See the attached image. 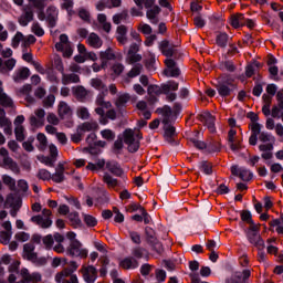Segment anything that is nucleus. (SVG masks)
<instances>
[{"label":"nucleus","mask_w":283,"mask_h":283,"mask_svg":"<svg viewBox=\"0 0 283 283\" xmlns=\"http://www.w3.org/2000/svg\"><path fill=\"white\" fill-rule=\"evenodd\" d=\"M0 105L3 107H14V102L12 101V97L8 96L3 92V82L0 81Z\"/></svg>","instance_id":"19"},{"label":"nucleus","mask_w":283,"mask_h":283,"mask_svg":"<svg viewBox=\"0 0 283 283\" xmlns=\"http://www.w3.org/2000/svg\"><path fill=\"white\" fill-rule=\"evenodd\" d=\"M230 23L232 28H242V25H247V18L243 14H234L231 17Z\"/></svg>","instance_id":"25"},{"label":"nucleus","mask_w":283,"mask_h":283,"mask_svg":"<svg viewBox=\"0 0 283 283\" xmlns=\"http://www.w3.org/2000/svg\"><path fill=\"white\" fill-rule=\"evenodd\" d=\"M95 129H98V123L96 122H85L77 127L80 134H83V132H95Z\"/></svg>","instance_id":"27"},{"label":"nucleus","mask_w":283,"mask_h":283,"mask_svg":"<svg viewBox=\"0 0 283 283\" xmlns=\"http://www.w3.org/2000/svg\"><path fill=\"white\" fill-rule=\"evenodd\" d=\"M147 93L148 103H150V105H156V103H158V96H160V94H165V92L163 91V84L160 86L149 85L147 88Z\"/></svg>","instance_id":"9"},{"label":"nucleus","mask_w":283,"mask_h":283,"mask_svg":"<svg viewBox=\"0 0 283 283\" xmlns=\"http://www.w3.org/2000/svg\"><path fill=\"white\" fill-rule=\"evenodd\" d=\"M119 266H122V269H127V270L138 269V261H136V259L134 258H126L119 262Z\"/></svg>","instance_id":"30"},{"label":"nucleus","mask_w":283,"mask_h":283,"mask_svg":"<svg viewBox=\"0 0 283 283\" xmlns=\"http://www.w3.org/2000/svg\"><path fill=\"white\" fill-rule=\"evenodd\" d=\"M54 242H56V240L54 239V235H52V234H49L43 238V244L46 249H53Z\"/></svg>","instance_id":"55"},{"label":"nucleus","mask_w":283,"mask_h":283,"mask_svg":"<svg viewBox=\"0 0 283 283\" xmlns=\"http://www.w3.org/2000/svg\"><path fill=\"white\" fill-rule=\"evenodd\" d=\"M65 264H67V259L65 258H54L52 260L53 269H57V266H65Z\"/></svg>","instance_id":"61"},{"label":"nucleus","mask_w":283,"mask_h":283,"mask_svg":"<svg viewBox=\"0 0 283 283\" xmlns=\"http://www.w3.org/2000/svg\"><path fill=\"white\" fill-rule=\"evenodd\" d=\"M99 59L102 61V67H105L107 65V61H114L116 55L112 49H106L105 51L99 52Z\"/></svg>","instance_id":"21"},{"label":"nucleus","mask_w":283,"mask_h":283,"mask_svg":"<svg viewBox=\"0 0 283 283\" xmlns=\"http://www.w3.org/2000/svg\"><path fill=\"white\" fill-rule=\"evenodd\" d=\"M20 43L24 48L28 46V41H25V35H23V33L18 31L12 39L11 45H12V48H18L20 45Z\"/></svg>","instance_id":"31"},{"label":"nucleus","mask_w":283,"mask_h":283,"mask_svg":"<svg viewBox=\"0 0 283 283\" xmlns=\"http://www.w3.org/2000/svg\"><path fill=\"white\" fill-rule=\"evenodd\" d=\"M117 41L122 45H127V43H128V40H127V27H125V25L117 27Z\"/></svg>","instance_id":"26"},{"label":"nucleus","mask_w":283,"mask_h":283,"mask_svg":"<svg viewBox=\"0 0 283 283\" xmlns=\"http://www.w3.org/2000/svg\"><path fill=\"white\" fill-rule=\"evenodd\" d=\"M228 283H244L242 272H235L234 275L228 280Z\"/></svg>","instance_id":"64"},{"label":"nucleus","mask_w":283,"mask_h":283,"mask_svg":"<svg viewBox=\"0 0 283 283\" xmlns=\"http://www.w3.org/2000/svg\"><path fill=\"white\" fill-rule=\"evenodd\" d=\"M101 136L105 140H114V138H116V133L112 129H103L101 130Z\"/></svg>","instance_id":"53"},{"label":"nucleus","mask_w":283,"mask_h":283,"mask_svg":"<svg viewBox=\"0 0 283 283\" xmlns=\"http://www.w3.org/2000/svg\"><path fill=\"white\" fill-rule=\"evenodd\" d=\"M42 214L34 216L31 218V222H34V224H38V227H41V229H50V226L52 224V219H50V216H52V211L48 209L42 210Z\"/></svg>","instance_id":"5"},{"label":"nucleus","mask_w":283,"mask_h":283,"mask_svg":"<svg viewBox=\"0 0 283 283\" xmlns=\"http://www.w3.org/2000/svg\"><path fill=\"white\" fill-rule=\"evenodd\" d=\"M81 272L83 275V280L86 283L96 282L97 272H96V268H94L93 265H83Z\"/></svg>","instance_id":"10"},{"label":"nucleus","mask_w":283,"mask_h":283,"mask_svg":"<svg viewBox=\"0 0 283 283\" xmlns=\"http://www.w3.org/2000/svg\"><path fill=\"white\" fill-rule=\"evenodd\" d=\"M62 8L69 12V14H74V11L72 8H74V1L73 0H62Z\"/></svg>","instance_id":"59"},{"label":"nucleus","mask_w":283,"mask_h":283,"mask_svg":"<svg viewBox=\"0 0 283 283\" xmlns=\"http://www.w3.org/2000/svg\"><path fill=\"white\" fill-rule=\"evenodd\" d=\"M69 255L72 258H87V250L78 241H72L69 248Z\"/></svg>","instance_id":"8"},{"label":"nucleus","mask_w":283,"mask_h":283,"mask_svg":"<svg viewBox=\"0 0 283 283\" xmlns=\"http://www.w3.org/2000/svg\"><path fill=\"white\" fill-rule=\"evenodd\" d=\"M62 75H63L62 81L65 84H67V83H78V81H80V77L76 74L65 75V73H64Z\"/></svg>","instance_id":"56"},{"label":"nucleus","mask_w":283,"mask_h":283,"mask_svg":"<svg viewBox=\"0 0 283 283\" xmlns=\"http://www.w3.org/2000/svg\"><path fill=\"white\" fill-rule=\"evenodd\" d=\"M3 166L8 169H11V171H19L17 163H14V160H12V158H10L9 156L3 158Z\"/></svg>","instance_id":"47"},{"label":"nucleus","mask_w":283,"mask_h":283,"mask_svg":"<svg viewBox=\"0 0 283 283\" xmlns=\"http://www.w3.org/2000/svg\"><path fill=\"white\" fill-rule=\"evenodd\" d=\"M0 127L3 128L4 134L12 135V124L6 118V111L0 108Z\"/></svg>","instance_id":"18"},{"label":"nucleus","mask_w":283,"mask_h":283,"mask_svg":"<svg viewBox=\"0 0 283 283\" xmlns=\"http://www.w3.org/2000/svg\"><path fill=\"white\" fill-rule=\"evenodd\" d=\"M216 43L219 48H227V43H229V35L227 33L217 34Z\"/></svg>","instance_id":"41"},{"label":"nucleus","mask_w":283,"mask_h":283,"mask_svg":"<svg viewBox=\"0 0 283 283\" xmlns=\"http://www.w3.org/2000/svg\"><path fill=\"white\" fill-rule=\"evenodd\" d=\"M51 180H53V182H63V180H65L63 166L56 168L55 174L51 175Z\"/></svg>","instance_id":"34"},{"label":"nucleus","mask_w":283,"mask_h":283,"mask_svg":"<svg viewBox=\"0 0 283 283\" xmlns=\"http://www.w3.org/2000/svg\"><path fill=\"white\" fill-rule=\"evenodd\" d=\"M137 30L139 32H142V34H151V32H153L151 25H149L147 23H140L138 25Z\"/></svg>","instance_id":"62"},{"label":"nucleus","mask_w":283,"mask_h":283,"mask_svg":"<svg viewBox=\"0 0 283 283\" xmlns=\"http://www.w3.org/2000/svg\"><path fill=\"white\" fill-rule=\"evenodd\" d=\"M159 50L164 54V56H167V59H171V56H174V53L176 52V45L167 40H163L159 43Z\"/></svg>","instance_id":"14"},{"label":"nucleus","mask_w":283,"mask_h":283,"mask_svg":"<svg viewBox=\"0 0 283 283\" xmlns=\"http://www.w3.org/2000/svg\"><path fill=\"white\" fill-rule=\"evenodd\" d=\"M239 178H241V180H244L245 182H248L249 180H251L253 178V174L249 169L240 168Z\"/></svg>","instance_id":"48"},{"label":"nucleus","mask_w":283,"mask_h":283,"mask_svg":"<svg viewBox=\"0 0 283 283\" xmlns=\"http://www.w3.org/2000/svg\"><path fill=\"white\" fill-rule=\"evenodd\" d=\"M36 140L39 143L38 149H40V151H45V149H48V137L45 136V134L39 133L36 136Z\"/></svg>","instance_id":"37"},{"label":"nucleus","mask_w":283,"mask_h":283,"mask_svg":"<svg viewBox=\"0 0 283 283\" xmlns=\"http://www.w3.org/2000/svg\"><path fill=\"white\" fill-rule=\"evenodd\" d=\"M140 72H143L142 64H136L129 72L128 76L129 78H136V76H140Z\"/></svg>","instance_id":"54"},{"label":"nucleus","mask_w":283,"mask_h":283,"mask_svg":"<svg viewBox=\"0 0 283 283\" xmlns=\"http://www.w3.org/2000/svg\"><path fill=\"white\" fill-rule=\"evenodd\" d=\"M54 240L56 242V245H53V251H56V253H64L65 248H63V244H61V242H63L64 240L63 235H61L60 233H55Z\"/></svg>","instance_id":"35"},{"label":"nucleus","mask_w":283,"mask_h":283,"mask_svg":"<svg viewBox=\"0 0 283 283\" xmlns=\"http://www.w3.org/2000/svg\"><path fill=\"white\" fill-rule=\"evenodd\" d=\"M270 227H273L276 231V233H279V235H283V223L277 221V220H272L270 222Z\"/></svg>","instance_id":"60"},{"label":"nucleus","mask_w":283,"mask_h":283,"mask_svg":"<svg viewBox=\"0 0 283 283\" xmlns=\"http://www.w3.org/2000/svg\"><path fill=\"white\" fill-rule=\"evenodd\" d=\"M33 8L36 10L45 9V6H48V0H27Z\"/></svg>","instance_id":"49"},{"label":"nucleus","mask_w":283,"mask_h":283,"mask_svg":"<svg viewBox=\"0 0 283 283\" xmlns=\"http://www.w3.org/2000/svg\"><path fill=\"white\" fill-rule=\"evenodd\" d=\"M202 120H205L207 127L210 129V132H213V116L211 115V112H205L201 115Z\"/></svg>","instance_id":"42"},{"label":"nucleus","mask_w":283,"mask_h":283,"mask_svg":"<svg viewBox=\"0 0 283 283\" xmlns=\"http://www.w3.org/2000/svg\"><path fill=\"white\" fill-rule=\"evenodd\" d=\"M10 240H12V232L0 231L1 244H10Z\"/></svg>","instance_id":"52"},{"label":"nucleus","mask_w":283,"mask_h":283,"mask_svg":"<svg viewBox=\"0 0 283 283\" xmlns=\"http://www.w3.org/2000/svg\"><path fill=\"white\" fill-rule=\"evenodd\" d=\"M248 240L251 244L256 247L259 251H264V240H262L260 234H248Z\"/></svg>","instance_id":"22"},{"label":"nucleus","mask_w":283,"mask_h":283,"mask_svg":"<svg viewBox=\"0 0 283 283\" xmlns=\"http://www.w3.org/2000/svg\"><path fill=\"white\" fill-rule=\"evenodd\" d=\"M6 207H12L13 209L10 211V214L12 218H17V211L21 206L19 203L14 206V197L12 195L7 197Z\"/></svg>","instance_id":"32"},{"label":"nucleus","mask_w":283,"mask_h":283,"mask_svg":"<svg viewBox=\"0 0 283 283\" xmlns=\"http://www.w3.org/2000/svg\"><path fill=\"white\" fill-rule=\"evenodd\" d=\"M228 144L232 151H240L242 147L240 139L238 138V130L234 128H231L228 133Z\"/></svg>","instance_id":"12"},{"label":"nucleus","mask_w":283,"mask_h":283,"mask_svg":"<svg viewBox=\"0 0 283 283\" xmlns=\"http://www.w3.org/2000/svg\"><path fill=\"white\" fill-rule=\"evenodd\" d=\"M140 134L135 133L133 129L128 128L123 133V139H117L114 144V148L117 154H119L123 150V142L128 147V151L132 154L136 153L137 149L140 147Z\"/></svg>","instance_id":"1"},{"label":"nucleus","mask_w":283,"mask_h":283,"mask_svg":"<svg viewBox=\"0 0 283 283\" xmlns=\"http://www.w3.org/2000/svg\"><path fill=\"white\" fill-rule=\"evenodd\" d=\"M104 182H106L108 187H116L118 185V180L111 177L109 174L104 175Z\"/></svg>","instance_id":"63"},{"label":"nucleus","mask_w":283,"mask_h":283,"mask_svg":"<svg viewBox=\"0 0 283 283\" xmlns=\"http://www.w3.org/2000/svg\"><path fill=\"white\" fill-rule=\"evenodd\" d=\"M179 84L176 81H168L163 84V92L166 95L167 101H170V103H174L176 98H178V95L176 92H178Z\"/></svg>","instance_id":"6"},{"label":"nucleus","mask_w":283,"mask_h":283,"mask_svg":"<svg viewBox=\"0 0 283 283\" xmlns=\"http://www.w3.org/2000/svg\"><path fill=\"white\" fill-rule=\"evenodd\" d=\"M157 114H161L164 130H165V138H171L174 134H176V128L169 124V117L171 116V107L164 106L163 108H157Z\"/></svg>","instance_id":"3"},{"label":"nucleus","mask_w":283,"mask_h":283,"mask_svg":"<svg viewBox=\"0 0 283 283\" xmlns=\"http://www.w3.org/2000/svg\"><path fill=\"white\" fill-rule=\"evenodd\" d=\"M33 20H34V12L28 9V10H24V12L20 15L18 21H19V24L22 25V28H25Z\"/></svg>","instance_id":"20"},{"label":"nucleus","mask_w":283,"mask_h":283,"mask_svg":"<svg viewBox=\"0 0 283 283\" xmlns=\"http://www.w3.org/2000/svg\"><path fill=\"white\" fill-rule=\"evenodd\" d=\"M160 14V7L154 6L150 9H147L146 17L150 23L156 25L158 23V15Z\"/></svg>","instance_id":"17"},{"label":"nucleus","mask_w":283,"mask_h":283,"mask_svg":"<svg viewBox=\"0 0 283 283\" xmlns=\"http://www.w3.org/2000/svg\"><path fill=\"white\" fill-rule=\"evenodd\" d=\"M20 275L22 277L21 283H36V282H41V274L39 272L32 273L30 274V271H28V269L23 268L20 271Z\"/></svg>","instance_id":"13"},{"label":"nucleus","mask_w":283,"mask_h":283,"mask_svg":"<svg viewBox=\"0 0 283 283\" xmlns=\"http://www.w3.org/2000/svg\"><path fill=\"white\" fill-rule=\"evenodd\" d=\"M83 218L87 227H96V224H98V220H96V217H93L92 214L83 213Z\"/></svg>","instance_id":"50"},{"label":"nucleus","mask_w":283,"mask_h":283,"mask_svg":"<svg viewBox=\"0 0 283 283\" xmlns=\"http://www.w3.org/2000/svg\"><path fill=\"white\" fill-rule=\"evenodd\" d=\"M129 19V13L127 10H124L115 15H113V22L118 25L123 23V21H127Z\"/></svg>","instance_id":"36"},{"label":"nucleus","mask_w":283,"mask_h":283,"mask_svg":"<svg viewBox=\"0 0 283 283\" xmlns=\"http://www.w3.org/2000/svg\"><path fill=\"white\" fill-rule=\"evenodd\" d=\"M21 94H25V98L29 103H34V97L29 96L28 94H30L32 92V85L27 84L24 85L21 90H20Z\"/></svg>","instance_id":"51"},{"label":"nucleus","mask_w":283,"mask_h":283,"mask_svg":"<svg viewBox=\"0 0 283 283\" xmlns=\"http://www.w3.org/2000/svg\"><path fill=\"white\" fill-rule=\"evenodd\" d=\"M31 30L33 34H35V36H43V34H45V31L43 30V28H41V24H39V22H34L31 27Z\"/></svg>","instance_id":"57"},{"label":"nucleus","mask_w":283,"mask_h":283,"mask_svg":"<svg viewBox=\"0 0 283 283\" xmlns=\"http://www.w3.org/2000/svg\"><path fill=\"white\" fill-rule=\"evenodd\" d=\"M96 105H98V107L95 108V114H97V116H101L99 123H102V125H106L107 122H105V109H111L112 108V103L105 101V98L103 97V95H98L96 98Z\"/></svg>","instance_id":"4"},{"label":"nucleus","mask_w":283,"mask_h":283,"mask_svg":"<svg viewBox=\"0 0 283 283\" xmlns=\"http://www.w3.org/2000/svg\"><path fill=\"white\" fill-rule=\"evenodd\" d=\"M259 140L261 142V143H273L274 140H275V137H273L271 134H269V133H265V132H263V133H261L260 135H259Z\"/></svg>","instance_id":"58"},{"label":"nucleus","mask_w":283,"mask_h":283,"mask_svg":"<svg viewBox=\"0 0 283 283\" xmlns=\"http://www.w3.org/2000/svg\"><path fill=\"white\" fill-rule=\"evenodd\" d=\"M76 116L82 120H87V118H90V109L85 106H80L76 109Z\"/></svg>","instance_id":"43"},{"label":"nucleus","mask_w":283,"mask_h":283,"mask_svg":"<svg viewBox=\"0 0 283 283\" xmlns=\"http://www.w3.org/2000/svg\"><path fill=\"white\" fill-rule=\"evenodd\" d=\"M91 85L92 87H94L95 90H98L99 92H103V93L107 92V86H105V84L101 78L91 80Z\"/></svg>","instance_id":"40"},{"label":"nucleus","mask_w":283,"mask_h":283,"mask_svg":"<svg viewBox=\"0 0 283 283\" xmlns=\"http://www.w3.org/2000/svg\"><path fill=\"white\" fill-rule=\"evenodd\" d=\"M106 169H108L111 174H114V176H120L123 174V169H120V166L116 161H108Z\"/></svg>","instance_id":"33"},{"label":"nucleus","mask_w":283,"mask_h":283,"mask_svg":"<svg viewBox=\"0 0 283 283\" xmlns=\"http://www.w3.org/2000/svg\"><path fill=\"white\" fill-rule=\"evenodd\" d=\"M57 114L60 118H67V116H72V108L67 103L65 102H60L57 106Z\"/></svg>","instance_id":"24"},{"label":"nucleus","mask_w":283,"mask_h":283,"mask_svg":"<svg viewBox=\"0 0 283 283\" xmlns=\"http://www.w3.org/2000/svg\"><path fill=\"white\" fill-rule=\"evenodd\" d=\"M86 43L87 45H90L91 48H94L95 50L103 48V40L96 33H91L86 38Z\"/></svg>","instance_id":"16"},{"label":"nucleus","mask_w":283,"mask_h":283,"mask_svg":"<svg viewBox=\"0 0 283 283\" xmlns=\"http://www.w3.org/2000/svg\"><path fill=\"white\" fill-rule=\"evenodd\" d=\"M77 17H80V19L84 21V23L92 22V13L90 12V9L85 7H81L77 9Z\"/></svg>","instance_id":"28"},{"label":"nucleus","mask_w":283,"mask_h":283,"mask_svg":"<svg viewBox=\"0 0 283 283\" xmlns=\"http://www.w3.org/2000/svg\"><path fill=\"white\" fill-rule=\"evenodd\" d=\"M140 45L143 42H133L128 49L127 59L132 63H138V61H143V55L137 52L140 51Z\"/></svg>","instance_id":"7"},{"label":"nucleus","mask_w":283,"mask_h":283,"mask_svg":"<svg viewBox=\"0 0 283 283\" xmlns=\"http://www.w3.org/2000/svg\"><path fill=\"white\" fill-rule=\"evenodd\" d=\"M23 255L27 260L34 262L36 260V253H34V244L25 243L23 248Z\"/></svg>","instance_id":"23"},{"label":"nucleus","mask_w":283,"mask_h":283,"mask_svg":"<svg viewBox=\"0 0 283 283\" xmlns=\"http://www.w3.org/2000/svg\"><path fill=\"white\" fill-rule=\"evenodd\" d=\"M165 63L167 69L164 71V74L166 76L172 78L180 76V69L176 66V62L174 60L168 57L165 60Z\"/></svg>","instance_id":"11"},{"label":"nucleus","mask_w":283,"mask_h":283,"mask_svg":"<svg viewBox=\"0 0 283 283\" xmlns=\"http://www.w3.org/2000/svg\"><path fill=\"white\" fill-rule=\"evenodd\" d=\"M69 220L72 227H75V229L81 227V224H83V222L81 221V218L78 217V212H71L69 214Z\"/></svg>","instance_id":"45"},{"label":"nucleus","mask_w":283,"mask_h":283,"mask_svg":"<svg viewBox=\"0 0 283 283\" xmlns=\"http://www.w3.org/2000/svg\"><path fill=\"white\" fill-rule=\"evenodd\" d=\"M17 67V60L14 57H10L9 60L3 62V59L0 57V73L8 74V72H12Z\"/></svg>","instance_id":"15"},{"label":"nucleus","mask_w":283,"mask_h":283,"mask_svg":"<svg viewBox=\"0 0 283 283\" xmlns=\"http://www.w3.org/2000/svg\"><path fill=\"white\" fill-rule=\"evenodd\" d=\"M73 95L77 97L78 101H83V98L87 96V90L83 86H75L73 87Z\"/></svg>","instance_id":"38"},{"label":"nucleus","mask_w":283,"mask_h":283,"mask_svg":"<svg viewBox=\"0 0 283 283\" xmlns=\"http://www.w3.org/2000/svg\"><path fill=\"white\" fill-rule=\"evenodd\" d=\"M130 99L132 95H129V93H118L115 105L116 107H125Z\"/></svg>","instance_id":"29"},{"label":"nucleus","mask_w":283,"mask_h":283,"mask_svg":"<svg viewBox=\"0 0 283 283\" xmlns=\"http://www.w3.org/2000/svg\"><path fill=\"white\" fill-rule=\"evenodd\" d=\"M45 9H40L35 11V14L39 21H48L51 28L56 25V21H59V9L54 6H49Z\"/></svg>","instance_id":"2"},{"label":"nucleus","mask_w":283,"mask_h":283,"mask_svg":"<svg viewBox=\"0 0 283 283\" xmlns=\"http://www.w3.org/2000/svg\"><path fill=\"white\" fill-rule=\"evenodd\" d=\"M70 275H72V270L64 269L62 272H59L55 275V282L56 283H63V282H65L66 277H70Z\"/></svg>","instance_id":"44"},{"label":"nucleus","mask_w":283,"mask_h":283,"mask_svg":"<svg viewBox=\"0 0 283 283\" xmlns=\"http://www.w3.org/2000/svg\"><path fill=\"white\" fill-rule=\"evenodd\" d=\"M200 171L206 174V176H211L213 174V166L209 161H201L199 164Z\"/></svg>","instance_id":"39"},{"label":"nucleus","mask_w":283,"mask_h":283,"mask_svg":"<svg viewBox=\"0 0 283 283\" xmlns=\"http://www.w3.org/2000/svg\"><path fill=\"white\" fill-rule=\"evenodd\" d=\"M67 45H70V41H69L67 35L61 34L60 35V42H57L55 44V50H65V48H67Z\"/></svg>","instance_id":"46"}]
</instances>
